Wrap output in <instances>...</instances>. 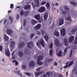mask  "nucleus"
<instances>
[{"mask_svg":"<svg viewBox=\"0 0 77 77\" xmlns=\"http://www.w3.org/2000/svg\"><path fill=\"white\" fill-rule=\"evenodd\" d=\"M41 15L40 14H37L35 16L34 18L37 20H38V23H41L42 21H43V19H42V16L41 17Z\"/></svg>","mask_w":77,"mask_h":77,"instance_id":"f257e3e1","label":"nucleus"},{"mask_svg":"<svg viewBox=\"0 0 77 77\" xmlns=\"http://www.w3.org/2000/svg\"><path fill=\"white\" fill-rule=\"evenodd\" d=\"M32 5L33 8H35V7H39V0H35V2H32Z\"/></svg>","mask_w":77,"mask_h":77,"instance_id":"f03ea898","label":"nucleus"},{"mask_svg":"<svg viewBox=\"0 0 77 77\" xmlns=\"http://www.w3.org/2000/svg\"><path fill=\"white\" fill-rule=\"evenodd\" d=\"M15 45V42L14 41H12L11 42V52L13 50H14V48Z\"/></svg>","mask_w":77,"mask_h":77,"instance_id":"7ed1b4c3","label":"nucleus"},{"mask_svg":"<svg viewBox=\"0 0 77 77\" xmlns=\"http://www.w3.org/2000/svg\"><path fill=\"white\" fill-rule=\"evenodd\" d=\"M73 29L70 31L71 33H75L77 30V26L75 25L73 26Z\"/></svg>","mask_w":77,"mask_h":77,"instance_id":"20e7f679","label":"nucleus"},{"mask_svg":"<svg viewBox=\"0 0 77 77\" xmlns=\"http://www.w3.org/2000/svg\"><path fill=\"white\" fill-rule=\"evenodd\" d=\"M25 45V42H20V44L18 45V47L19 48H23Z\"/></svg>","mask_w":77,"mask_h":77,"instance_id":"39448f33","label":"nucleus"},{"mask_svg":"<svg viewBox=\"0 0 77 77\" xmlns=\"http://www.w3.org/2000/svg\"><path fill=\"white\" fill-rule=\"evenodd\" d=\"M5 54L7 56L9 57L11 55V54L10 53V51H9V48H7L5 49Z\"/></svg>","mask_w":77,"mask_h":77,"instance_id":"423d86ee","label":"nucleus"},{"mask_svg":"<svg viewBox=\"0 0 77 77\" xmlns=\"http://www.w3.org/2000/svg\"><path fill=\"white\" fill-rule=\"evenodd\" d=\"M33 46V42H29L27 45V47L29 49H31Z\"/></svg>","mask_w":77,"mask_h":77,"instance_id":"0eeeda50","label":"nucleus"},{"mask_svg":"<svg viewBox=\"0 0 77 77\" xmlns=\"http://www.w3.org/2000/svg\"><path fill=\"white\" fill-rule=\"evenodd\" d=\"M54 43L55 45L57 46V47H59L60 45V42L57 39H56L55 40Z\"/></svg>","mask_w":77,"mask_h":77,"instance_id":"6e6552de","label":"nucleus"},{"mask_svg":"<svg viewBox=\"0 0 77 77\" xmlns=\"http://www.w3.org/2000/svg\"><path fill=\"white\" fill-rule=\"evenodd\" d=\"M18 54L19 56V57H23L24 55V53L21 50L18 53Z\"/></svg>","mask_w":77,"mask_h":77,"instance_id":"1a4fd4ad","label":"nucleus"},{"mask_svg":"<svg viewBox=\"0 0 77 77\" xmlns=\"http://www.w3.org/2000/svg\"><path fill=\"white\" fill-rule=\"evenodd\" d=\"M61 35L62 36H65L66 34V32L65 31V29L64 28H62L61 29Z\"/></svg>","mask_w":77,"mask_h":77,"instance_id":"9d476101","label":"nucleus"},{"mask_svg":"<svg viewBox=\"0 0 77 77\" xmlns=\"http://www.w3.org/2000/svg\"><path fill=\"white\" fill-rule=\"evenodd\" d=\"M41 27V25L39 23L35 27L34 29L35 30H38L40 29Z\"/></svg>","mask_w":77,"mask_h":77,"instance_id":"9b49d317","label":"nucleus"},{"mask_svg":"<svg viewBox=\"0 0 77 77\" xmlns=\"http://www.w3.org/2000/svg\"><path fill=\"white\" fill-rule=\"evenodd\" d=\"M45 8L44 7H42L38 10V11L39 12L41 13L45 12Z\"/></svg>","mask_w":77,"mask_h":77,"instance_id":"f8f14e48","label":"nucleus"},{"mask_svg":"<svg viewBox=\"0 0 77 77\" xmlns=\"http://www.w3.org/2000/svg\"><path fill=\"white\" fill-rule=\"evenodd\" d=\"M6 32L7 34L9 35H11L12 34V33H13V31L10 29H7L6 30Z\"/></svg>","mask_w":77,"mask_h":77,"instance_id":"ddd939ff","label":"nucleus"},{"mask_svg":"<svg viewBox=\"0 0 77 77\" xmlns=\"http://www.w3.org/2000/svg\"><path fill=\"white\" fill-rule=\"evenodd\" d=\"M29 66L31 68H33L35 66V63L33 61H32L29 63Z\"/></svg>","mask_w":77,"mask_h":77,"instance_id":"4468645a","label":"nucleus"},{"mask_svg":"<svg viewBox=\"0 0 77 77\" xmlns=\"http://www.w3.org/2000/svg\"><path fill=\"white\" fill-rule=\"evenodd\" d=\"M39 42L41 44V45H42L43 47H45V42L43 40H42L39 41Z\"/></svg>","mask_w":77,"mask_h":77,"instance_id":"2eb2a0df","label":"nucleus"},{"mask_svg":"<svg viewBox=\"0 0 77 77\" xmlns=\"http://www.w3.org/2000/svg\"><path fill=\"white\" fill-rule=\"evenodd\" d=\"M15 51H14L11 54L12 57L10 59V60H14L15 59V56L14 55V52Z\"/></svg>","mask_w":77,"mask_h":77,"instance_id":"dca6fc26","label":"nucleus"},{"mask_svg":"<svg viewBox=\"0 0 77 77\" xmlns=\"http://www.w3.org/2000/svg\"><path fill=\"white\" fill-rule=\"evenodd\" d=\"M38 23V21H36L34 20L33 19H32L31 21V23L33 26H34V25H35L36 24Z\"/></svg>","mask_w":77,"mask_h":77,"instance_id":"f3484780","label":"nucleus"},{"mask_svg":"<svg viewBox=\"0 0 77 77\" xmlns=\"http://www.w3.org/2000/svg\"><path fill=\"white\" fill-rule=\"evenodd\" d=\"M64 23V20L62 18L60 19L59 20V25L61 26Z\"/></svg>","mask_w":77,"mask_h":77,"instance_id":"a211bd4d","label":"nucleus"},{"mask_svg":"<svg viewBox=\"0 0 77 77\" xmlns=\"http://www.w3.org/2000/svg\"><path fill=\"white\" fill-rule=\"evenodd\" d=\"M54 34L56 37H58V36H59V32L57 31H54Z\"/></svg>","mask_w":77,"mask_h":77,"instance_id":"6ab92c4d","label":"nucleus"},{"mask_svg":"<svg viewBox=\"0 0 77 77\" xmlns=\"http://www.w3.org/2000/svg\"><path fill=\"white\" fill-rule=\"evenodd\" d=\"M30 8V5H26L24 7V9L25 10H28V9H29Z\"/></svg>","mask_w":77,"mask_h":77,"instance_id":"aec40b11","label":"nucleus"},{"mask_svg":"<svg viewBox=\"0 0 77 77\" xmlns=\"http://www.w3.org/2000/svg\"><path fill=\"white\" fill-rule=\"evenodd\" d=\"M74 36H71L69 38V42H71L72 41H74Z\"/></svg>","mask_w":77,"mask_h":77,"instance_id":"412c9836","label":"nucleus"},{"mask_svg":"<svg viewBox=\"0 0 77 77\" xmlns=\"http://www.w3.org/2000/svg\"><path fill=\"white\" fill-rule=\"evenodd\" d=\"M43 57L42 56H39L38 58L37 61H41V60H42L43 59Z\"/></svg>","mask_w":77,"mask_h":77,"instance_id":"4be33fe9","label":"nucleus"},{"mask_svg":"<svg viewBox=\"0 0 77 77\" xmlns=\"http://www.w3.org/2000/svg\"><path fill=\"white\" fill-rule=\"evenodd\" d=\"M24 53L25 54H30V51L27 49H25Z\"/></svg>","mask_w":77,"mask_h":77,"instance_id":"5701e85b","label":"nucleus"},{"mask_svg":"<svg viewBox=\"0 0 77 77\" xmlns=\"http://www.w3.org/2000/svg\"><path fill=\"white\" fill-rule=\"evenodd\" d=\"M47 18H48V13H46L44 14V18L45 20L47 21Z\"/></svg>","mask_w":77,"mask_h":77,"instance_id":"b1692460","label":"nucleus"},{"mask_svg":"<svg viewBox=\"0 0 77 77\" xmlns=\"http://www.w3.org/2000/svg\"><path fill=\"white\" fill-rule=\"evenodd\" d=\"M66 20L69 21L70 22H72V20L70 17H66Z\"/></svg>","mask_w":77,"mask_h":77,"instance_id":"393cba45","label":"nucleus"},{"mask_svg":"<svg viewBox=\"0 0 77 77\" xmlns=\"http://www.w3.org/2000/svg\"><path fill=\"white\" fill-rule=\"evenodd\" d=\"M64 45L65 46H67L68 45V41H67V39L65 38L64 40Z\"/></svg>","mask_w":77,"mask_h":77,"instance_id":"a878e982","label":"nucleus"},{"mask_svg":"<svg viewBox=\"0 0 77 77\" xmlns=\"http://www.w3.org/2000/svg\"><path fill=\"white\" fill-rule=\"evenodd\" d=\"M45 60L47 62H51L53 60V59H52L47 58L45 59Z\"/></svg>","mask_w":77,"mask_h":77,"instance_id":"bb28decb","label":"nucleus"},{"mask_svg":"<svg viewBox=\"0 0 77 77\" xmlns=\"http://www.w3.org/2000/svg\"><path fill=\"white\" fill-rule=\"evenodd\" d=\"M73 64H74V62L73 61H71L68 65V67L69 68V67H70L71 66H72V65Z\"/></svg>","mask_w":77,"mask_h":77,"instance_id":"cd10ccee","label":"nucleus"},{"mask_svg":"<svg viewBox=\"0 0 77 77\" xmlns=\"http://www.w3.org/2000/svg\"><path fill=\"white\" fill-rule=\"evenodd\" d=\"M4 39L5 41H8V39H9V38H8V37L6 35V34H5L4 36Z\"/></svg>","mask_w":77,"mask_h":77,"instance_id":"c85d7f7f","label":"nucleus"},{"mask_svg":"<svg viewBox=\"0 0 77 77\" xmlns=\"http://www.w3.org/2000/svg\"><path fill=\"white\" fill-rule=\"evenodd\" d=\"M47 9H49V8L50 6V3L49 2H47L45 5Z\"/></svg>","mask_w":77,"mask_h":77,"instance_id":"c756f323","label":"nucleus"},{"mask_svg":"<svg viewBox=\"0 0 77 77\" xmlns=\"http://www.w3.org/2000/svg\"><path fill=\"white\" fill-rule=\"evenodd\" d=\"M53 50L51 49L49 51V54L50 56H51L53 54Z\"/></svg>","mask_w":77,"mask_h":77,"instance_id":"7c9ffc66","label":"nucleus"},{"mask_svg":"<svg viewBox=\"0 0 77 77\" xmlns=\"http://www.w3.org/2000/svg\"><path fill=\"white\" fill-rule=\"evenodd\" d=\"M44 38L47 41H48V36L47 35H46L44 37Z\"/></svg>","mask_w":77,"mask_h":77,"instance_id":"2f4dec72","label":"nucleus"},{"mask_svg":"<svg viewBox=\"0 0 77 77\" xmlns=\"http://www.w3.org/2000/svg\"><path fill=\"white\" fill-rule=\"evenodd\" d=\"M22 68L23 70H25V69H27L26 65H23L22 66Z\"/></svg>","mask_w":77,"mask_h":77,"instance_id":"473e14b6","label":"nucleus"},{"mask_svg":"<svg viewBox=\"0 0 77 77\" xmlns=\"http://www.w3.org/2000/svg\"><path fill=\"white\" fill-rule=\"evenodd\" d=\"M64 8L66 11H69L70 10V9L69 8H68V7L66 6H64Z\"/></svg>","mask_w":77,"mask_h":77,"instance_id":"72a5a7b5","label":"nucleus"},{"mask_svg":"<svg viewBox=\"0 0 77 77\" xmlns=\"http://www.w3.org/2000/svg\"><path fill=\"white\" fill-rule=\"evenodd\" d=\"M39 72H35V77H37L39 75H40V74Z\"/></svg>","mask_w":77,"mask_h":77,"instance_id":"f704fd0d","label":"nucleus"},{"mask_svg":"<svg viewBox=\"0 0 77 77\" xmlns=\"http://www.w3.org/2000/svg\"><path fill=\"white\" fill-rule=\"evenodd\" d=\"M37 64L39 65H42V64H43V63L42 62L39 61H37Z\"/></svg>","mask_w":77,"mask_h":77,"instance_id":"c9c22d12","label":"nucleus"},{"mask_svg":"<svg viewBox=\"0 0 77 77\" xmlns=\"http://www.w3.org/2000/svg\"><path fill=\"white\" fill-rule=\"evenodd\" d=\"M9 18L11 22V23H13V20H13V18H12V16H9Z\"/></svg>","mask_w":77,"mask_h":77,"instance_id":"e433bc0d","label":"nucleus"},{"mask_svg":"<svg viewBox=\"0 0 77 77\" xmlns=\"http://www.w3.org/2000/svg\"><path fill=\"white\" fill-rule=\"evenodd\" d=\"M57 55L58 56H62V52H61L60 51L57 54Z\"/></svg>","mask_w":77,"mask_h":77,"instance_id":"4c0bfd02","label":"nucleus"},{"mask_svg":"<svg viewBox=\"0 0 77 77\" xmlns=\"http://www.w3.org/2000/svg\"><path fill=\"white\" fill-rule=\"evenodd\" d=\"M26 23H27V20L26 19H25L23 20V26H26Z\"/></svg>","mask_w":77,"mask_h":77,"instance_id":"58836bf2","label":"nucleus"},{"mask_svg":"<svg viewBox=\"0 0 77 77\" xmlns=\"http://www.w3.org/2000/svg\"><path fill=\"white\" fill-rule=\"evenodd\" d=\"M70 3L71 5H72L73 6H75L76 5V3L75 2H73L72 1H71Z\"/></svg>","mask_w":77,"mask_h":77,"instance_id":"ea45409f","label":"nucleus"},{"mask_svg":"<svg viewBox=\"0 0 77 77\" xmlns=\"http://www.w3.org/2000/svg\"><path fill=\"white\" fill-rule=\"evenodd\" d=\"M74 44H77V36L75 37V39L74 42Z\"/></svg>","mask_w":77,"mask_h":77,"instance_id":"a19ab883","label":"nucleus"},{"mask_svg":"<svg viewBox=\"0 0 77 77\" xmlns=\"http://www.w3.org/2000/svg\"><path fill=\"white\" fill-rule=\"evenodd\" d=\"M72 50H71V51H70V53L69 55V57H72Z\"/></svg>","mask_w":77,"mask_h":77,"instance_id":"79ce46f5","label":"nucleus"},{"mask_svg":"<svg viewBox=\"0 0 77 77\" xmlns=\"http://www.w3.org/2000/svg\"><path fill=\"white\" fill-rule=\"evenodd\" d=\"M46 4V2H45V1H44L42 2L40 5H45Z\"/></svg>","mask_w":77,"mask_h":77,"instance_id":"37998d69","label":"nucleus"},{"mask_svg":"<svg viewBox=\"0 0 77 77\" xmlns=\"http://www.w3.org/2000/svg\"><path fill=\"white\" fill-rule=\"evenodd\" d=\"M25 74L27 75L28 76H31V74L29 73H27V72H25Z\"/></svg>","mask_w":77,"mask_h":77,"instance_id":"c03bdc74","label":"nucleus"},{"mask_svg":"<svg viewBox=\"0 0 77 77\" xmlns=\"http://www.w3.org/2000/svg\"><path fill=\"white\" fill-rule=\"evenodd\" d=\"M24 14L25 15V17H26L27 16V14H28V11H26L24 12Z\"/></svg>","mask_w":77,"mask_h":77,"instance_id":"a18cd8bd","label":"nucleus"},{"mask_svg":"<svg viewBox=\"0 0 77 77\" xmlns=\"http://www.w3.org/2000/svg\"><path fill=\"white\" fill-rule=\"evenodd\" d=\"M35 35V34L34 33H32L31 35L30 36V38L31 39V38H32Z\"/></svg>","mask_w":77,"mask_h":77,"instance_id":"49530a36","label":"nucleus"},{"mask_svg":"<svg viewBox=\"0 0 77 77\" xmlns=\"http://www.w3.org/2000/svg\"><path fill=\"white\" fill-rule=\"evenodd\" d=\"M53 44L52 42H51V45H50V48L51 49H52V48H53Z\"/></svg>","mask_w":77,"mask_h":77,"instance_id":"de8ad7c7","label":"nucleus"},{"mask_svg":"<svg viewBox=\"0 0 77 77\" xmlns=\"http://www.w3.org/2000/svg\"><path fill=\"white\" fill-rule=\"evenodd\" d=\"M39 72V73L40 74V75H41V74H43L44 73V70H41L38 72Z\"/></svg>","mask_w":77,"mask_h":77,"instance_id":"09e8293b","label":"nucleus"},{"mask_svg":"<svg viewBox=\"0 0 77 77\" xmlns=\"http://www.w3.org/2000/svg\"><path fill=\"white\" fill-rule=\"evenodd\" d=\"M15 72L16 74H20V70H18V71H15Z\"/></svg>","mask_w":77,"mask_h":77,"instance_id":"8fccbe9b","label":"nucleus"},{"mask_svg":"<svg viewBox=\"0 0 77 77\" xmlns=\"http://www.w3.org/2000/svg\"><path fill=\"white\" fill-rule=\"evenodd\" d=\"M46 74L48 76V77H49V76L50 75V72H47Z\"/></svg>","mask_w":77,"mask_h":77,"instance_id":"3c124183","label":"nucleus"},{"mask_svg":"<svg viewBox=\"0 0 77 77\" xmlns=\"http://www.w3.org/2000/svg\"><path fill=\"white\" fill-rule=\"evenodd\" d=\"M24 11H21L20 12V14L21 15L23 16V14H24Z\"/></svg>","mask_w":77,"mask_h":77,"instance_id":"603ef678","label":"nucleus"},{"mask_svg":"<svg viewBox=\"0 0 77 77\" xmlns=\"http://www.w3.org/2000/svg\"><path fill=\"white\" fill-rule=\"evenodd\" d=\"M10 8L11 9H13V8H14V4H11Z\"/></svg>","mask_w":77,"mask_h":77,"instance_id":"864d4df0","label":"nucleus"},{"mask_svg":"<svg viewBox=\"0 0 77 77\" xmlns=\"http://www.w3.org/2000/svg\"><path fill=\"white\" fill-rule=\"evenodd\" d=\"M67 48H68V47H66L64 51V52L65 54L66 53V51H67Z\"/></svg>","mask_w":77,"mask_h":77,"instance_id":"5fc2aeb1","label":"nucleus"},{"mask_svg":"<svg viewBox=\"0 0 77 77\" xmlns=\"http://www.w3.org/2000/svg\"><path fill=\"white\" fill-rule=\"evenodd\" d=\"M3 49V46H0V51H2V50Z\"/></svg>","mask_w":77,"mask_h":77,"instance_id":"6e6d98bb","label":"nucleus"},{"mask_svg":"<svg viewBox=\"0 0 77 77\" xmlns=\"http://www.w3.org/2000/svg\"><path fill=\"white\" fill-rule=\"evenodd\" d=\"M20 17L19 15L17 14L16 16V19L17 20H18L19 19V17Z\"/></svg>","mask_w":77,"mask_h":77,"instance_id":"4d7b16f0","label":"nucleus"},{"mask_svg":"<svg viewBox=\"0 0 77 77\" xmlns=\"http://www.w3.org/2000/svg\"><path fill=\"white\" fill-rule=\"evenodd\" d=\"M62 14H63V15H65V14H66V12L65 11H63L62 12Z\"/></svg>","mask_w":77,"mask_h":77,"instance_id":"13d9d810","label":"nucleus"},{"mask_svg":"<svg viewBox=\"0 0 77 77\" xmlns=\"http://www.w3.org/2000/svg\"><path fill=\"white\" fill-rule=\"evenodd\" d=\"M37 34L38 35H41V33H40V32H39V31H37Z\"/></svg>","mask_w":77,"mask_h":77,"instance_id":"bf43d9fd","label":"nucleus"},{"mask_svg":"<svg viewBox=\"0 0 77 77\" xmlns=\"http://www.w3.org/2000/svg\"><path fill=\"white\" fill-rule=\"evenodd\" d=\"M7 22V20H4V25H5V24H6V23Z\"/></svg>","mask_w":77,"mask_h":77,"instance_id":"052dcab7","label":"nucleus"},{"mask_svg":"<svg viewBox=\"0 0 77 77\" xmlns=\"http://www.w3.org/2000/svg\"><path fill=\"white\" fill-rule=\"evenodd\" d=\"M15 65L16 66H17L18 65V61H16L15 62Z\"/></svg>","mask_w":77,"mask_h":77,"instance_id":"680f3d73","label":"nucleus"},{"mask_svg":"<svg viewBox=\"0 0 77 77\" xmlns=\"http://www.w3.org/2000/svg\"><path fill=\"white\" fill-rule=\"evenodd\" d=\"M54 65L56 66H57V62H55V63H54Z\"/></svg>","mask_w":77,"mask_h":77,"instance_id":"e2e57ef3","label":"nucleus"},{"mask_svg":"<svg viewBox=\"0 0 77 77\" xmlns=\"http://www.w3.org/2000/svg\"><path fill=\"white\" fill-rule=\"evenodd\" d=\"M59 77H64L62 74H60L59 75Z\"/></svg>","mask_w":77,"mask_h":77,"instance_id":"0e129e2a","label":"nucleus"},{"mask_svg":"<svg viewBox=\"0 0 77 77\" xmlns=\"http://www.w3.org/2000/svg\"><path fill=\"white\" fill-rule=\"evenodd\" d=\"M41 67L38 68V69H36V70L37 71H39L40 69H41Z\"/></svg>","mask_w":77,"mask_h":77,"instance_id":"69168bd1","label":"nucleus"},{"mask_svg":"<svg viewBox=\"0 0 77 77\" xmlns=\"http://www.w3.org/2000/svg\"><path fill=\"white\" fill-rule=\"evenodd\" d=\"M37 45L38 46H39V45H40V44L39 43L37 42L36 43Z\"/></svg>","mask_w":77,"mask_h":77,"instance_id":"338daca9","label":"nucleus"},{"mask_svg":"<svg viewBox=\"0 0 77 77\" xmlns=\"http://www.w3.org/2000/svg\"><path fill=\"white\" fill-rule=\"evenodd\" d=\"M55 6H59V5L56 2L55 4Z\"/></svg>","mask_w":77,"mask_h":77,"instance_id":"774afa93","label":"nucleus"}]
</instances>
